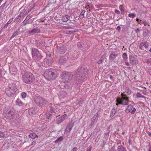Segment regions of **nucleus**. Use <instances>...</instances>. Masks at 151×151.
Masks as SVG:
<instances>
[{
	"label": "nucleus",
	"instance_id": "nucleus-58",
	"mask_svg": "<svg viewBox=\"0 0 151 151\" xmlns=\"http://www.w3.org/2000/svg\"><path fill=\"white\" fill-rule=\"evenodd\" d=\"M136 20L138 22H139V21H141V20H140L138 18H137L136 19Z\"/></svg>",
	"mask_w": 151,
	"mask_h": 151
},
{
	"label": "nucleus",
	"instance_id": "nucleus-47",
	"mask_svg": "<svg viewBox=\"0 0 151 151\" xmlns=\"http://www.w3.org/2000/svg\"><path fill=\"white\" fill-rule=\"evenodd\" d=\"M116 29L119 32H120L121 30V27L119 26H118L116 28Z\"/></svg>",
	"mask_w": 151,
	"mask_h": 151
},
{
	"label": "nucleus",
	"instance_id": "nucleus-61",
	"mask_svg": "<svg viewBox=\"0 0 151 151\" xmlns=\"http://www.w3.org/2000/svg\"><path fill=\"white\" fill-rule=\"evenodd\" d=\"M91 147H90L89 149H88L86 151H91Z\"/></svg>",
	"mask_w": 151,
	"mask_h": 151
},
{
	"label": "nucleus",
	"instance_id": "nucleus-21",
	"mask_svg": "<svg viewBox=\"0 0 151 151\" xmlns=\"http://www.w3.org/2000/svg\"><path fill=\"white\" fill-rule=\"evenodd\" d=\"M70 16L68 15H65L62 17L61 20L63 22H67L70 19Z\"/></svg>",
	"mask_w": 151,
	"mask_h": 151
},
{
	"label": "nucleus",
	"instance_id": "nucleus-59",
	"mask_svg": "<svg viewBox=\"0 0 151 151\" xmlns=\"http://www.w3.org/2000/svg\"><path fill=\"white\" fill-rule=\"evenodd\" d=\"M149 147L148 151H151V146L150 145H149Z\"/></svg>",
	"mask_w": 151,
	"mask_h": 151
},
{
	"label": "nucleus",
	"instance_id": "nucleus-4",
	"mask_svg": "<svg viewBox=\"0 0 151 151\" xmlns=\"http://www.w3.org/2000/svg\"><path fill=\"white\" fill-rule=\"evenodd\" d=\"M22 79L23 81L27 84L31 83L35 80L34 75L30 72L24 73L22 76Z\"/></svg>",
	"mask_w": 151,
	"mask_h": 151
},
{
	"label": "nucleus",
	"instance_id": "nucleus-10",
	"mask_svg": "<svg viewBox=\"0 0 151 151\" xmlns=\"http://www.w3.org/2000/svg\"><path fill=\"white\" fill-rule=\"evenodd\" d=\"M52 58L47 57L44 60V65L45 67H47L50 66L51 65Z\"/></svg>",
	"mask_w": 151,
	"mask_h": 151
},
{
	"label": "nucleus",
	"instance_id": "nucleus-53",
	"mask_svg": "<svg viewBox=\"0 0 151 151\" xmlns=\"http://www.w3.org/2000/svg\"><path fill=\"white\" fill-rule=\"evenodd\" d=\"M36 143V142L35 141H33V142H32L31 145H35Z\"/></svg>",
	"mask_w": 151,
	"mask_h": 151
},
{
	"label": "nucleus",
	"instance_id": "nucleus-6",
	"mask_svg": "<svg viewBox=\"0 0 151 151\" xmlns=\"http://www.w3.org/2000/svg\"><path fill=\"white\" fill-rule=\"evenodd\" d=\"M32 54L33 58L35 60H39L41 59L42 56L39 51L36 48H32Z\"/></svg>",
	"mask_w": 151,
	"mask_h": 151
},
{
	"label": "nucleus",
	"instance_id": "nucleus-13",
	"mask_svg": "<svg viewBox=\"0 0 151 151\" xmlns=\"http://www.w3.org/2000/svg\"><path fill=\"white\" fill-rule=\"evenodd\" d=\"M37 112V109L36 107L30 108L28 111V114L30 115H33L36 114Z\"/></svg>",
	"mask_w": 151,
	"mask_h": 151
},
{
	"label": "nucleus",
	"instance_id": "nucleus-12",
	"mask_svg": "<svg viewBox=\"0 0 151 151\" xmlns=\"http://www.w3.org/2000/svg\"><path fill=\"white\" fill-rule=\"evenodd\" d=\"M5 92L8 96L10 97L14 95L15 92L7 88L5 89Z\"/></svg>",
	"mask_w": 151,
	"mask_h": 151
},
{
	"label": "nucleus",
	"instance_id": "nucleus-29",
	"mask_svg": "<svg viewBox=\"0 0 151 151\" xmlns=\"http://www.w3.org/2000/svg\"><path fill=\"white\" fill-rule=\"evenodd\" d=\"M96 118V116H93V118H92L91 119L90 125L92 126L94 124V123L95 122Z\"/></svg>",
	"mask_w": 151,
	"mask_h": 151
},
{
	"label": "nucleus",
	"instance_id": "nucleus-9",
	"mask_svg": "<svg viewBox=\"0 0 151 151\" xmlns=\"http://www.w3.org/2000/svg\"><path fill=\"white\" fill-rule=\"evenodd\" d=\"M136 111V109L132 105H128L126 110V111L127 113L130 112L132 114H134Z\"/></svg>",
	"mask_w": 151,
	"mask_h": 151
},
{
	"label": "nucleus",
	"instance_id": "nucleus-35",
	"mask_svg": "<svg viewBox=\"0 0 151 151\" xmlns=\"http://www.w3.org/2000/svg\"><path fill=\"white\" fill-rule=\"evenodd\" d=\"M137 98H145L146 97L142 95L140 93H138L137 94Z\"/></svg>",
	"mask_w": 151,
	"mask_h": 151
},
{
	"label": "nucleus",
	"instance_id": "nucleus-1",
	"mask_svg": "<svg viewBox=\"0 0 151 151\" xmlns=\"http://www.w3.org/2000/svg\"><path fill=\"white\" fill-rule=\"evenodd\" d=\"M87 69H86L84 66L79 68L74 72V75L76 79V81L82 80L85 76H88Z\"/></svg>",
	"mask_w": 151,
	"mask_h": 151
},
{
	"label": "nucleus",
	"instance_id": "nucleus-39",
	"mask_svg": "<svg viewBox=\"0 0 151 151\" xmlns=\"http://www.w3.org/2000/svg\"><path fill=\"white\" fill-rule=\"evenodd\" d=\"M136 16L135 14L134 13L129 14L128 16L130 17L134 18Z\"/></svg>",
	"mask_w": 151,
	"mask_h": 151
},
{
	"label": "nucleus",
	"instance_id": "nucleus-41",
	"mask_svg": "<svg viewBox=\"0 0 151 151\" xmlns=\"http://www.w3.org/2000/svg\"><path fill=\"white\" fill-rule=\"evenodd\" d=\"M123 58L125 59H127V55L126 53H123L122 55Z\"/></svg>",
	"mask_w": 151,
	"mask_h": 151
},
{
	"label": "nucleus",
	"instance_id": "nucleus-25",
	"mask_svg": "<svg viewBox=\"0 0 151 151\" xmlns=\"http://www.w3.org/2000/svg\"><path fill=\"white\" fill-rule=\"evenodd\" d=\"M16 102L17 104L19 106H22L23 105V102L20 100L19 99H18L16 101Z\"/></svg>",
	"mask_w": 151,
	"mask_h": 151
},
{
	"label": "nucleus",
	"instance_id": "nucleus-49",
	"mask_svg": "<svg viewBox=\"0 0 151 151\" xmlns=\"http://www.w3.org/2000/svg\"><path fill=\"white\" fill-rule=\"evenodd\" d=\"M21 17H22L20 16V15H19L18 17L16 19V21L18 22L19 20L20 19Z\"/></svg>",
	"mask_w": 151,
	"mask_h": 151
},
{
	"label": "nucleus",
	"instance_id": "nucleus-36",
	"mask_svg": "<svg viewBox=\"0 0 151 151\" xmlns=\"http://www.w3.org/2000/svg\"><path fill=\"white\" fill-rule=\"evenodd\" d=\"M18 35V32L17 31H16L12 35L11 38V39L13 37L17 36Z\"/></svg>",
	"mask_w": 151,
	"mask_h": 151
},
{
	"label": "nucleus",
	"instance_id": "nucleus-26",
	"mask_svg": "<svg viewBox=\"0 0 151 151\" xmlns=\"http://www.w3.org/2000/svg\"><path fill=\"white\" fill-rule=\"evenodd\" d=\"M30 137L32 139H34L36 137H37L38 136L34 132L30 134L29 135Z\"/></svg>",
	"mask_w": 151,
	"mask_h": 151
},
{
	"label": "nucleus",
	"instance_id": "nucleus-3",
	"mask_svg": "<svg viewBox=\"0 0 151 151\" xmlns=\"http://www.w3.org/2000/svg\"><path fill=\"white\" fill-rule=\"evenodd\" d=\"M44 76L47 80H53L57 77L56 71L54 69H48L45 71Z\"/></svg>",
	"mask_w": 151,
	"mask_h": 151
},
{
	"label": "nucleus",
	"instance_id": "nucleus-15",
	"mask_svg": "<svg viewBox=\"0 0 151 151\" xmlns=\"http://www.w3.org/2000/svg\"><path fill=\"white\" fill-rule=\"evenodd\" d=\"M67 115L66 114H64L61 117H59L57 119V123L60 124L63 122L67 117Z\"/></svg>",
	"mask_w": 151,
	"mask_h": 151
},
{
	"label": "nucleus",
	"instance_id": "nucleus-18",
	"mask_svg": "<svg viewBox=\"0 0 151 151\" xmlns=\"http://www.w3.org/2000/svg\"><path fill=\"white\" fill-rule=\"evenodd\" d=\"M59 106L58 105H54L53 106H51L50 111L51 113H54L57 112V110L59 108Z\"/></svg>",
	"mask_w": 151,
	"mask_h": 151
},
{
	"label": "nucleus",
	"instance_id": "nucleus-20",
	"mask_svg": "<svg viewBox=\"0 0 151 151\" xmlns=\"http://www.w3.org/2000/svg\"><path fill=\"white\" fill-rule=\"evenodd\" d=\"M30 11H29L28 12H26V10L24 9H22L20 12V16L22 17H23L26 15Z\"/></svg>",
	"mask_w": 151,
	"mask_h": 151
},
{
	"label": "nucleus",
	"instance_id": "nucleus-22",
	"mask_svg": "<svg viewBox=\"0 0 151 151\" xmlns=\"http://www.w3.org/2000/svg\"><path fill=\"white\" fill-rule=\"evenodd\" d=\"M117 55L114 52L111 53L109 56V58L111 60H114L116 57Z\"/></svg>",
	"mask_w": 151,
	"mask_h": 151
},
{
	"label": "nucleus",
	"instance_id": "nucleus-23",
	"mask_svg": "<svg viewBox=\"0 0 151 151\" xmlns=\"http://www.w3.org/2000/svg\"><path fill=\"white\" fill-rule=\"evenodd\" d=\"M104 59H106V58L105 57V56L104 55H102L101 58H100L99 60L98 61L97 63L98 64H101L103 61L104 60Z\"/></svg>",
	"mask_w": 151,
	"mask_h": 151
},
{
	"label": "nucleus",
	"instance_id": "nucleus-28",
	"mask_svg": "<svg viewBox=\"0 0 151 151\" xmlns=\"http://www.w3.org/2000/svg\"><path fill=\"white\" fill-rule=\"evenodd\" d=\"M116 112V110L114 109H111L110 112V117H112L115 114Z\"/></svg>",
	"mask_w": 151,
	"mask_h": 151
},
{
	"label": "nucleus",
	"instance_id": "nucleus-43",
	"mask_svg": "<svg viewBox=\"0 0 151 151\" xmlns=\"http://www.w3.org/2000/svg\"><path fill=\"white\" fill-rule=\"evenodd\" d=\"M9 70L10 73H11L12 75H14L15 74V73L12 72V67H10L9 68Z\"/></svg>",
	"mask_w": 151,
	"mask_h": 151
},
{
	"label": "nucleus",
	"instance_id": "nucleus-2",
	"mask_svg": "<svg viewBox=\"0 0 151 151\" xmlns=\"http://www.w3.org/2000/svg\"><path fill=\"white\" fill-rule=\"evenodd\" d=\"M74 73L72 74L71 72H63L62 74V78L64 81V82L65 84V87L68 88V86H69V87H71V85L68 83H70V81L74 77L75 79L76 78L75 77Z\"/></svg>",
	"mask_w": 151,
	"mask_h": 151
},
{
	"label": "nucleus",
	"instance_id": "nucleus-44",
	"mask_svg": "<svg viewBox=\"0 0 151 151\" xmlns=\"http://www.w3.org/2000/svg\"><path fill=\"white\" fill-rule=\"evenodd\" d=\"M23 22L24 24V25H25L26 24H29L30 23V22L29 21H26L25 20H24L23 21Z\"/></svg>",
	"mask_w": 151,
	"mask_h": 151
},
{
	"label": "nucleus",
	"instance_id": "nucleus-60",
	"mask_svg": "<svg viewBox=\"0 0 151 151\" xmlns=\"http://www.w3.org/2000/svg\"><path fill=\"white\" fill-rule=\"evenodd\" d=\"M98 131V129L96 128L94 130V132H97Z\"/></svg>",
	"mask_w": 151,
	"mask_h": 151
},
{
	"label": "nucleus",
	"instance_id": "nucleus-34",
	"mask_svg": "<svg viewBox=\"0 0 151 151\" xmlns=\"http://www.w3.org/2000/svg\"><path fill=\"white\" fill-rule=\"evenodd\" d=\"M123 6L122 5H120L119 6V9L121 10V13L123 14H124V10L123 8Z\"/></svg>",
	"mask_w": 151,
	"mask_h": 151
},
{
	"label": "nucleus",
	"instance_id": "nucleus-31",
	"mask_svg": "<svg viewBox=\"0 0 151 151\" xmlns=\"http://www.w3.org/2000/svg\"><path fill=\"white\" fill-rule=\"evenodd\" d=\"M63 139V137L61 136L58 138L55 141V142L58 143L60 142Z\"/></svg>",
	"mask_w": 151,
	"mask_h": 151
},
{
	"label": "nucleus",
	"instance_id": "nucleus-48",
	"mask_svg": "<svg viewBox=\"0 0 151 151\" xmlns=\"http://www.w3.org/2000/svg\"><path fill=\"white\" fill-rule=\"evenodd\" d=\"M46 118L47 119H50V116L51 115V114H46Z\"/></svg>",
	"mask_w": 151,
	"mask_h": 151
},
{
	"label": "nucleus",
	"instance_id": "nucleus-40",
	"mask_svg": "<svg viewBox=\"0 0 151 151\" xmlns=\"http://www.w3.org/2000/svg\"><path fill=\"white\" fill-rule=\"evenodd\" d=\"M77 45L78 47L79 48H82V44L80 42H78L77 43Z\"/></svg>",
	"mask_w": 151,
	"mask_h": 151
},
{
	"label": "nucleus",
	"instance_id": "nucleus-38",
	"mask_svg": "<svg viewBox=\"0 0 151 151\" xmlns=\"http://www.w3.org/2000/svg\"><path fill=\"white\" fill-rule=\"evenodd\" d=\"M146 63L148 65H151V59L148 58L146 60Z\"/></svg>",
	"mask_w": 151,
	"mask_h": 151
},
{
	"label": "nucleus",
	"instance_id": "nucleus-62",
	"mask_svg": "<svg viewBox=\"0 0 151 151\" xmlns=\"http://www.w3.org/2000/svg\"><path fill=\"white\" fill-rule=\"evenodd\" d=\"M8 24H7V23H6L5 24V25H4V28H6V27H7V26H8Z\"/></svg>",
	"mask_w": 151,
	"mask_h": 151
},
{
	"label": "nucleus",
	"instance_id": "nucleus-52",
	"mask_svg": "<svg viewBox=\"0 0 151 151\" xmlns=\"http://www.w3.org/2000/svg\"><path fill=\"white\" fill-rule=\"evenodd\" d=\"M115 12L116 14H119L120 13V12L119 11L116 9L115 10Z\"/></svg>",
	"mask_w": 151,
	"mask_h": 151
},
{
	"label": "nucleus",
	"instance_id": "nucleus-11",
	"mask_svg": "<svg viewBox=\"0 0 151 151\" xmlns=\"http://www.w3.org/2000/svg\"><path fill=\"white\" fill-rule=\"evenodd\" d=\"M130 62L132 65H136L138 63V60L136 58H134L132 55H130L129 56Z\"/></svg>",
	"mask_w": 151,
	"mask_h": 151
},
{
	"label": "nucleus",
	"instance_id": "nucleus-63",
	"mask_svg": "<svg viewBox=\"0 0 151 151\" xmlns=\"http://www.w3.org/2000/svg\"><path fill=\"white\" fill-rule=\"evenodd\" d=\"M110 78L111 79H112L113 78V77L111 75L110 76Z\"/></svg>",
	"mask_w": 151,
	"mask_h": 151
},
{
	"label": "nucleus",
	"instance_id": "nucleus-50",
	"mask_svg": "<svg viewBox=\"0 0 151 151\" xmlns=\"http://www.w3.org/2000/svg\"><path fill=\"white\" fill-rule=\"evenodd\" d=\"M77 148L76 147H73L71 150V151H77Z\"/></svg>",
	"mask_w": 151,
	"mask_h": 151
},
{
	"label": "nucleus",
	"instance_id": "nucleus-45",
	"mask_svg": "<svg viewBox=\"0 0 151 151\" xmlns=\"http://www.w3.org/2000/svg\"><path fill=\"white\" fill-rule=\"evenodd\" d=\"M13 18H11L7 23V24H10L11 22L13 21Z\"/></svg>",
	"mask_w": 151,
	"mask_h": 151
},
{
	"label": "nucleus",
	"instance_id": "nucleus-46",
	"mask_svg": "<svg viewBox=\"0 0 151 151\" xmlns=\"http://www.w3.org/2000/svg\"><path fill=\"white\" fill-rule=\"evenodd\" d=\"M85 12V10H82V12H81V16H82V17H81V18H82L83 17H84L83 15H84V14Z\"/></svg>",
	"mask_w": 151,
	"mask_h": 151
},
{
	"label": "nucleus",
	"instance_id": "nucleus-42",
	"mask_svg": "<svg viewBox=\"0 0 151 151\" xmlns=\"http://www.w3.org/2000/svg\"><path fill=\"white\" fill-rule=\"evenodd\" d=\"M5 137V135L3 133L0 131V138H4Z\"/></svg>",
	"mask_w": 151,
	"mask_h": 151
},
{
	"label": "nucleus",
	"instance_id": "nucleus-8",
	"mask_svg": "<svg viewBox=\"0 0 151 151\" xmlns=\"http://www.w3.org/2000/svg\"><path fill=\"white\" fill-rule=\"evenodd\" d=\"M4 116L7 118L13 121L17 119V114L12 111H10L8 113L4 114Z\"/></svg>",
	"mask_w": 151,
	"mask_h": 151
},
{
	"label": "nucleus",
	"instance_id": "nucleus-51",
	"mask_svg": "<svg viewBox=\"0 0 151 151\" xmlns=\"http://www.w3.org/2000/svg\"><path fill=\"white\" fill-rule=\"evenodd\" d=\"M29 17H30L29 15H27V17L24 20H25L26 21H28L29 19Z\"/></svg>",
	"mask_w": 151,
	"mask_h": 151
},
{
	"label": "nucleus",
	"instance_id": "nucleus-7",
	"mask_svg": "<svg viewBox=\"0 0 151 151\" xmlns=\"http://www.w3.org/2000/svg\"><path fill=\"white\" fill-rule=\"evenodd\" d=\"M35 101L36 104L39 106H42L46 104L47 101L40 96L35 97Z\"/></svg>",
	"mask_w": 151,
	"mask_h": 151
},
{
	"label": "nucleus",
	"instance_id": "nucleus-5",
	"mask_svg": "<svg viewBox=\"0 0 151 151\" xmlns=\"http://www.w3.org/2000/svg\"><path fill=\"white\" fill-rule=\"evenodd\" d=\"M121 97L117 98L116 102V105L118 106L119 105H128L129 99L126 95L124 93H121Z\"/></svg>",
	"mask_w": 151,
	"mask_h": 151
},
{
	"label": "nucleus",
	"instance_id": "nucleus-57",
	"mask_svg": "<svg viewBox=\"0 0 151 151\" xmlns=\"http://www.w3.org/2000/svg\"><path fill=\"white\" fill-rule=\"evenodd\" d=\"M5 5V4H3L2 5H1V6L0 7V8H3L4 6Z\"/></svg>",
	"mask_w": 151,
	"mask_h": 151
},
{
	"label": "nucleus",
	"instance_id": "nucleus-37",
	"mask_svg": "<svg viewBox=\"0 0 151 151\" xmlns=\"http://www.w3.org/2000/svg\"><path fill=\"white\" fill-rule=\"evenodd\" d=\"M27 96V93L24 92L22 93L21 96L22 98H24L26 97Z\"/></svg>",
	"mask_w": 151,
	"mask_h": 151
},
{
	"label": "nucleus",
	"instance_id": "nucleus-32",
	"mask_svg": "<svg viewBox=\"0 0 151 151\" xmlns=\"http://www.w3.org/2000/svg\"><path fill=\"white\" fill-rule=\"evenodd\" d=\"M68 59V58L66 56H63L61 57L60 59V62L61 63L62 62L61 60H63L64 61H66Z\"/></svg>",
	"mask_w": 151,
	"mask_h": 151
},
{
	"label": "nucleus",
	"instance_id": "nucleus-55",
	"mask_svg": "<svg viewBox=\"0 0 151 151\" xmlns=\"http://www.w3.org/2000/svg\"><path fill=\"white\" fill-rule=\"evenodd\" d=\"M125 64L126 65H127V66H129V63L127 62H125Z\"/></svg>",
	"mask_w": 151,
	"mask_h": 151
},
{
	"label": "nucleus",
	"instance_id": "nucleus-56",
	"mask_svg": "<svg viewBox=\"0 0 151 151\" xmlns=\"http://www.w3.org/2000/svg\"><path fill=\"white\" fill-rule=\"evenodd\" d=\"M73 33V32L71 31H69V33H68V34H71Z\"/></svg>",
	"mask_w": 151,
	"mask_h": 151
},
{
	"label": "nucleus",
	"instance_id": "nucleus-16",
	"mask_svg": "<svg viewBox=\"0 0 151 151\" xmlns=\"http://www.w3.org/2000/svg\"><path fill=\"white\" fill-rule=\"evenodd\" d=\"M73 124L72 123H69L67 126V127L65 130V132L66 133L69 132L70 131L73 127Z\"/></svg>",
	"mask_w": 151,
	"mask_h": 151
},
{
	"label": "nucleus",
	"instance_id": "nucleus-24",
	"mask_svg": "<svg viewBox=\"0 0 151 151\" xmlns=\"http://www.w3.org/2000/svg\"><path fill=\"white\" fill-rule=\"evenodd\" d=\"M59 95L62 98H64L66 96L67 93L65 91H60L59 93Z\"/></svg>",
	"mask_w": 151,
	"mask_h": 151
},
{
	"label": "nucleus",
	"instance_id": "nucleus-30",
	"mask_svg": "<svg viewBox=\"0 0 151 151\" xmlns=\"http://www.w3.org/2000/svg\"><path fill=\"white\" fill-rule=\"evenodd\" d=\"M37 45L38 47H41L43 45V43L42 41H39L37 42Z\"/></svg>",
	"mask_w": 151,
	"mask_h": 151
},
{
	"label": "nucleus",
	"instance_id": "nucleus-27",
	"mask_svg": "<svg viewBox=\"0 0 151 151\" xmlns=\"http://www.w3.org/2000/svg\"><path fill=\"white\" fill-rule=\"evenodd\" d=\"M125 148L122 145L118 146L117 147V151H124Z\"/></svg>",
	"mask_w": 151,
	"mask_h": 151
},
{
	"label": "nucleus",
	"instance_id": "nucleus-64",
	"mask_svg": "<svg viewBox=\"0 0 151 151\" xmlns=\"http://www.w3.org/2000/svg\"><path fill=\"white\" fill-rule=\"evenodd\" d=\"M148 135L149 136H151V132H149L148 133Z\"/></svg>",
	"mask_w": 151,
	"mask_h": 151
},
{
	"label": "nucleus",
	"instance_id": "nucleus-33",
	"mask_svg": "<svg viewBox=\"0 0 151 151\" xmlns=\"http://www.w3.org/2000/svg\"><path fill=\"white\" fill-rule=\"evenodd\" d=\"M132 92V91H131V90H130L129 89H127V88H126V89H125V92L126 93L130 94Z\"/></svg>",
	"mask_w": 151,
	"mask_h": 151
},
{
	"label": "nucleus",
	"instance_id": "nucleus-14",
	"mask_svg": "<svg viewBox=\"0 0 151 151\" xmlns=\"http://www.w3.org/2000/svg\"><path fill=\"white\" fill-rule=\"evenodd\" d=\"M145 49H147L149 46V43L146 42H142L140 43L139 46V48L141 50H144L143 46Z\"/></svg>",
	"mask_w": 151,
	"mask_h": 151
},
{
	"label": "nucleus",
	"instance_id": "nucleus-54",
	"mask_svg": "<svg viewBox=\"0 0 151 151\" xmlns=\"http://www.w3.org/2000/svg\"><path fill=\"white\" fill-rule=\"evenodd\" d=\"M99 114L98 113V112H97L96 113L95 115L94 116H96V117L97 116H99Z\"/></svg>",
	"mask_w": 151,
	"mask_h": 151
},
{
	"label": "nucleus",
	"instance_id": "nucleus-17",
	"mask_svg": "<svg viewBox=\"0 0 151 151\" xmlns=\"http://www.w3.org/2000/svg\"><path fill=\"white\" fill-rule=\"evenodd\" d=\"M41 32L40 29L37 27L34 28L32 30L29 32V34H34L36 33H39Z\"/></svg>",
	"mask_w": 151,
	"mask_h": 151
},
{
	"label": "nucleus",
	"instance_id": "nucleus-19",
	"mask_svg": "<svg viewBox=\"0 0 151 151\" xmlns=\"http://www.w3.org/2000/svg\"><path fill=\"white\" fill-rule=\"evenodd\" d=\"M7 88L13 91H14L15 92L16 91L17 88L16 85L14 83L10 84L9 85L8 87Z\"/></svg>",
	"mask_w": 151,
	"mask_h": 151
}]
</instances>
